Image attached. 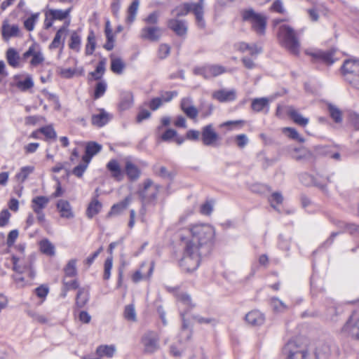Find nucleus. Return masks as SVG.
Returning <instances> with one entry per match:
<instances>
[{
  "mask_svg": "<svg viewBox=\"0 0 359 359\" xmlns=\"http://www.w3.org/2000/svg\"><path fill=\"white\" fill-rule=\"evenodd\" d=\"M215 234L214 227L208 224H194L177 233V238L184 245L183 257L180 260L184 271L192 272L197 269L201 259L210 253Z\"/></svg>",
  "mask_w": 359,
  "mask_h": 359,
  "instance_id": "nucleus-1",
  "label": "nucleus"
},
{
  "mask_svg": "<svg viewBox=\"0 0 359 359\" xmlns=\"http://www.w3.org/2000/svg\"><path fill=\"white\" fill-rule=\"evenodd\" d=\"M204 4L205 0H198L197 2H184L176 6L171 13L177 19L192 13L197 27L204 29L206 25L204 19Z\"/></svg>",
  "mask_w": 359,
  "mask_h": 359,
  "instance_id": "nucleus-2",
  "label": "nucleus"
},
{
  "mask_svg": "<svg viewBox=\"0 0 359 359\" xmlns=\"http://www.w3.org/2000/svg\"><path fill=\"white\" fill-rule=\"evenodd\" d=\"M69 22L62 25L56 32V34L50 45L62 43L64 45L65 38L69 36L68 45H80L81 42V29L69 31L68 29Z\"/></svg>",
  "mask_w": 359,
  "mask_h": 359,
  "instance_id": "nucleus-3",
  "label": "nucleus"
},
{
  "mask_svg": "<svg viewBox=\"0 0 359 359\" xmlns=\"http://www.w3.org/2000/svg\"><path fill=\"white\" fill-rule=\"evenodd\" d=\"M242 18L244 21L251 23L252 29L257 34L262 35L264 34L266 26V19L264 15L256 13L252 8H249L242 12Z\"/></svg>",
  "mask_w": 359,
  "mask_h": 359,
  "instance_id": "nucleus-4",
  "label": "nucleus"
},
{
  "mask_svg": "<svg viewBox=\"0 0 359 359\" xmlns=\"http://www.w3.org/2000/svg\"><path fill=\"white\" fill-rule=\"evenodd\" d=\"M341 74L351 84H359V60L349 58L346 60L341 67Z\"/></svg>",
  "mask_w": 359,
  "mask_h": 359,
  "instance_id": "nucleus-5",
  "label": "nucleus"
},
{
  "mask_svg": "<svg viewBox=\"0 0 359 359\" xmlns=\"http://www.w3.org/2000/svg\"><path fill=\"white\" fill-rule=\"evenodd\" d=\"M283 353L286 359H308L306 347L295 340H290L284 346Z\"/></svg>",
  "mask_w": 359,
  "mask_h": 359,
  "instance_id": "nucleus-6",
  "label": "nucleus"
},
{
  "mask_svg": "<svg viewBox=\"0 0 359 359\" xmlns=\"http://www.w3.org/2000/svg\"><path fill=\"white\" fill-rule=\"evenodd\" d=\"M305 53L311 56L313 62H322L327 66L332 65L339 60L337 56L336 48H330L327 50H317L315 52H310L306 50Z\"/></svg>",
  "mask_w": 359,
  "mask_h": 359,
  "instance_id": "nucleus-7",
  "label": "nucleus"
},
{
  "mask_svg": "<svg viewBox=\"0 0 359 359\" xmlns=\"http://www.w3.org/2000/svg\"><path fill=\"white\" fill-rule=\"evenodd\" d=\"M171 290L178 302L180 311L187 313L195 307V304L193 303L189 294L181 291L178 287H173Z\"/></svg>",
  "mask_w": 359,
  "mask_h": 359,
  "instance_id": "nucleus-8",
  "label": "nucleus"
},
{
  "mask_svg": "<svg viewBox=\"0 0 359 359\" xmlns=\"http://www.w3.org/2000/svg\"><path fill=\"white\" fill-rule=\"evenodd\" d=\"M240 50L243 53H248L251 57L245 55L242 58V62L244 66L248 69H253L255 67V63L253 59H255L257 56L262 52L261 46H244L241 47Z\"/></svg>",
  "mask_w": 359,
  "mask_h": 359,
  "instance_id": "nucleus-9",
  "label": "nucleus"
},
{
  "mask_svg": "<svg viewBox=\"0 0 359 359\" xmlns=\"http://www.w3.org/2000/svg\"><path fill=\"white\" fill-rule=\"evenodd\" d=\"M341 332L355 339L359 340V318H355L354 314L351 316L342 327Z\"/></svg>",
  "mask_w": 359,
  "mask_h": 359,
  "instance_id": "nucleus-10",
  "label": "nucleus"
},
{
  "mask_svg": "<svg viewBox=\"0 0 359 359\" xmlns=\"http://www.w3.org/2000/svg\"><path fill=\"white\" fill-rule=\"evenodd\" d=\"M280 34L284 39L285 45H299L298 34L290 26L282 25L280 27Z\"/></svg>",
  "mask_w": 359,
  "mask_h": 359,
  "instance_id": "nucleus-11",
  "label": "nucleus"
},
{
  "mask_svg": "<svg viewBox=\"0 0 359 359\" xmlns=\"http://www.w3.org/2000/svg\"><path fill=\"white\" fill-rule=\"evenodd\" d=\"M316 359H330L332 355H338V348L329 344H322L318 346L315 351Z\"/></svg>",
  "mask_w": 359,
  "mask_h": 359,
  "instance_id": "nucleus-12",
  "label": "nucleus"
},
{
  "mask_svg": "<svg viewBox=\"0 0 359 359\" xmlns=\"http://www.w3.org/2000/svg\"><path fill=\"white\" fill-rule=\"evenodd\" d=\"M168 27L178 36L184 37L187 34V22L184 20L170 19L168 21Z\"/></svg>",
  "mask_w": 359,
  "mask_h": 359,
  "instance_id": "nucleus-13",
  "label": "nucleus"
},
{
  "mask_svg": "<svg viewBox=\"0 0 359 359\" xmlns=\"http://www.w3.org/2000/svg\"><path fill=\"white\" fill-rule=\"evenodd\" d=\"M218 139L219 135L215 131L212 124H208L202 128L201 140L204 145L213 146Z\"/></svg>",
  "mask_w": 359,
  "mask_h": 359,
  "instance_id": "nucleus-14",
  "label": "nucleus"
},
{
  "mask_svg": "<svg viewBox=\"0 0 359 359\" xmlns=\"http://www.w3.org/2000/svg\"><path fill=\"white\" fill-rule=\"evenodd\" d=\"M142 342L147 353L155 352L157 347V334L154 331H147L142 338Z\"/></svg>",
  "mask_w": 359,
  "mask_h": 359,
  "instance_id": "nucleus-15",
  "label": "nucleus"
},
{
  "mask_svg": "<svg viewBox=\"0 0 359 359\" xmlns=\"http://www.w3.org/2000/svg\"><path fill=\"white\" fill-rule=\"evenodd\" d=\"M98 197V189H95V196L91 198L89 203L86 215L88 219L93 218L95 215L99 214L102 208V204L97 199Z\"/></svg>",
  "mask_w": 359,
  "mask_h": 359,
  "instance_id": "nucleus-16",
  "label": "nucleus"
},
{
  "mask_svg": "<svg viewBox=\"0 0 359 359\" xmlns=\"http://www.w3.org/2000/svg\"><path fill=\"white\" fill-rule=\"evenodd\" d=\"M99 114H93L91 123L97 128H102L107 125L112 118V115L107 112L104 109H99Z\"/></svg>",
  "mask_w": 359,
  "mask_h": 359,
  "instance_id": "nucleus-17",
  "label": "nucleus"
},
{
  "mask_svg": "<svg viewBox=\"0 0 359 359\" xmlns=\"http://www.w3.org/2000/svg\"><path fill=\"white\" fill-rule=\"evenodd\" d=\"M29 57H32L30 61V65L34 67L41 64L45 60L41 51L39 49H36V46H29L28 50L24 53V59H27Z\"/></svg>",
  "mask_w": 359,
  "mask_h": 359,
  "instance_id": "nucleus-18",
  "label": "nucleus"
},
{
  "mask_svg": "<svg viewBox=\"0 0 359 359\" xmlns=\"http://www.w3.org/2000/svg\"><path fill=\"white\" fill-rule=\"evenodd\" d=\"M126 175L130 182L137 181L141 175V170L135 165L133 162L130 161H126L125 167L123 169V175Z\"/></svg>",
  "mask_w": 359,
  "mask_h": 359,
  "instance_id": "nucleus-19",
  "label": "nucleus"
},
{
  "mask_svg": "<svg viewBox=\"0 0 359 359\" xmlns=\"http://www.w3.org/2000/svg\"><path fill=\"white\" fill-rule=\"evenodd\" d=\"M106 167L110 172L111 176L116 181L121 182L123 180V170L121 169L117 160H110Z\"/></svg>",
  "mask_w": 359,
  "mask_h": 359,
  "instance_id": "nucleus-20",
  "label": "nucleus"
},
{
  "mask_svg": "<svg viewBox=\"0 0 359 359\" xmlns=\"http://www.w3.org/2000/svg\"><path fill=\"white\" fill-rule=\"evenodd\" d=\"M212 97L220 102H231L236 99V91L234 89L230 90L222 89L215 91Z\"/></svg>",
  "mask_w": 359,
  "mask_h": 359,
  "instance_id": "nucleus-21",
  "label": "nucleus"
},
{
  "mask_svg": "<svg viewBox=\"0 0 359 359\" xmlns=\"http://www.w3.org/2000/svg\"><path fill=\"white\" fill-rule=\"evenodd\" d=\"M245 321L250 325L257 327L264 324L265 317L257 310L251 311L245 315Z\"/></svg>",
  "mask_w": 359,
  "mask_h": 359,
  "instance_id": "nucleus-22",
  "label": "nucleus"
},
{
  "mask_svg": "<svg viewBox=\"0 0 359 359\" xmlns=\"http://www.w3.org/2000/svg\"><path fill=\"white\" fill-rule=\"evenodd\" d=\"M152 184L153 181L150 179H147L144 181L142 186L139 185L137 194L143 203H149L155 197V194H152L151 196H149L147 194L148 189Z\"/></svg>",
  "mask_w": 359,
  "mask_h": 359,
  "instance_id": "nucleus-23",
  "label": "nucleus"
},
{
  "mask_svg": "<svg viewBox=\"0 0 359 359\" xmlns=\"http://www.w3.org/2000/svg\"><path fill=\"white\" fill-rule=\"evenodd\" d=\"M286 109V114L295 123L300 126H306L309 123V118L304 117L293 107L288 106Z\"/></svg>",
  "mask_w": 359,
  "mask_h": 359,
  "instance_id": "nucleus-24",
  "label": "nucleus"
},
{
  "mask_svg": "<svg viewBox=\"0 0 359 359\" xmlns=\"http://www.w3.org/2000/svg\"><path fill=\"white\" fill-rule=\"evenodd\" d=\"M1 32L4 39L8 41L10 38L18 36L20 34V29L17 25H9L8 23L4 22Z\"/></svg>",
  "mask_w": 359,
  "mask_h": 359,
  "instance_id": "nucleus-25",
  "label": "nucleus"
},
{
  "mask_svg": "<svg viewBox=\"0 0 359 359\" xmlns=\"http://www.w3.org/2000/svg\"><path fill=\"white\" fill-rule=\"evenodd\" d=\"M161 140L164 142L172 140L177 145H181L185 140L182 136L178 135L175 130L168 128L161 135Z\"/></svg>",
  "mask_w": 359,
  "mask_h": 359,
  "instance_id": "nucleus-26",
  "label": "nucleus"
},
{
  "mask_svg": "<svg viewBox=\"0 0 359 359\" xmlns=\"http://www.w3.org/2000/svg\"><path fill=\"white\" fill-rule=\"evenodd\" d=\"M57 208L60 212V216L64 218L71 219L74 217V213L69 201L66 200H59L57 203Z\"/></svg>",
  "mask_w": 359,
  "mask_h": 359,
  "instance_id": "nucleus-27",
  "label": "nucleus"
},
{
  "mask_svg": "<svg viewBox=\"0 0 359 359\" xmlns=\"http://www.w3.org/2000/svg\"><path fill=\"white\" fill-rule=\"evenodd\" d=\"M49 203V198L43 196H38L32 198L31 208L35 213L43 212Z\"/></svg>",
  "mask_w": 359,
  "mask_h": 359,
  "instance_id": "nucleus-28",
  "label": "nucleus"
},
{
  "mask_svg": "<svg viewBox=\"0 0 359 359\" xmlns=\"http://www.w3.org/2000/svg\"><path fill=\"white\" fill-rule=\"evenodd\" d=\"M175 175L176 172L173 170H168L164 166L161 167L158 170V178L165 180L167 189H169L170 185L173 182Z\"/></svg>",
  "mask_w": 359,
  "mask_h": 359,
  "instance_id": "nucleus-29",
  "label": "nucleus"
},
{
  "mask_svg": "<svg viewBox=\"0 0 359 359\" xmlns=\"http://www.w3.org/2000/svg\"><path fill=\"white\" fill-rule=\"evenodd\" d=\"M6 57L8 65L12 67L16 68L19 66L20 57L18 52L15 49L13 48H8L6 53Z\"/></svg>",
  "mask_w": 359,
  "mask_h": 359,
  "instance_id": "nucleus-30",
  "label": "nucleus"
},
{
  "mask_svg": "<svg viewBox=\"0 0 359 359\" xmlns=\"http://www.w3.org/2000/svg\"><path fill=\"white\" fill-rule=\"evenodd\" d=\"M133 103V95L131 92H123L121 95L119 109L122 111L130 108Z\"/></svg>",
  "mask_w": 359,
  "mask_h": 359,
  "instance_id": "nucleus-31",
  "label": "nucleus"
},
{
  "mask_svg": "<svg viewBox=\"0 0 359 359\" xmlns=\"http://www.w3.org/2000/svg\"><path fill=\"white\" fill-rule=\"evenodd\" d=\"M130 198V197H126L122 201L114 204L110 211L107 214V217H111L114 215H118L120 214L123 210H125L128 205H129Z\"/></svg>",
  "mask_w": 359,
  "mask_h": 359,
  "instance_id": "nucleus-32",
  "label": "nucleus"
},
{
  "mask_svg": "<svg viewBox=\"0 0 359 359\" xmlns=\"http://www.w3.org/2000/svg\"><path fill=\"white\" fill-rule=\"evenodd\" d=\"M89 300V293L83 287L79 289L76 297V306L81 309L83 308Z\"/></svg>",
  "mask_w": 359,
  "mask_h": 359,
  "instance_id": "nucleus-33",
  "label": "nucleus"
},
{
  "mask_svg": "<svg viewBox=\"0 0 359 359\" xmlns=\"http://www.w3.org/2000/svg\"><path fill=\"white\" fill-rule=\"evenodd\" d=\"M141 37L149 41H154L157 38V27L147 26L142 29Z\"/></svg>",
  "mask_w": 359,
  "mask_h": 359,
  "instance_id": "nucleus-34",
  "label": "nucleus"
},
{
  "mask_svg": "<svg viewBox=\"0 0 359 359\" xmlns=\"http://www.w3.org/2000/svg\"><path fill=\"white\" fill-rule=\"evenodd\" d=\"M226 72V68L219 65H207L206 72L207 79L215 77L222 74Z\"/></svg>",
  "mask_w": 359,
  "mask_h": 359,
  "instance_id": "nucleus-35",
  "label": "nucleus"
},
{
  "mask_svg": "<svg viewBox=\"0 0 359 359\" xmlns=\"http://www.w3.org/2000/svg\"><path fill=\"white\" fill-rule=\"evenodd\" d=\"M72 8H67L65 11L60 9H50L46 15H48L52 20H62L66 19L69 15Z\"/></svg>",
  "mask_w": 359,
  "mask_h": 359,
  "instance_id": "nucleus-36",
  "label": "nucleus"
},
{
  "mask_svg": "<svg viewBox=\"0 0 359 359\" xmlns=\"http://www.w3.org/2000/svg\"><path fill=\"white\" fill-rule=\"evenodd\" d=\"M115 351V346L113 345H100L97 348L96 353L99 357L111 358Z\"/></svg>",
  "mask_w": 359,
  "mask_h": 359,
  "instance_id": "nucleus-37",
  "label": "nucleus"
},
{
  "mask_svg": "<svg viewBox=\"0 0 359 359\" xmlns=\"http://www.w3.org/2000/svg\"><path fill=\"white\" fill-rule=\"evenodd\" d=\"M41 251L47 255L53 256L55 255V246L47 238H44L39 242Z\"/></svg>",
  "mask_w": 359,
  "mask_h": 359,
  "instance_id": "nucleus-38",
  "label": "nucleus"
},
{
  "mask_svg": "<svg viewBox=\"0 0 359 359\" xmlns=\"http://www.w3.org/2000/svg\"><path fill=\"white\" fill-rule=\"evenodd\" d=\"M76 262V259H72L67 262L63 269L65 277L72 278L77 275Z\"/></svg>",
  "mask_w": 359,
  "mask_h": 359,
  "instance_id": "nucleus-39",
  "label": "nucleus"
},
{
  "mask_svg": "<svg viewBox=\"0 0 359 359\" xmlns=\"http://www.w3.org/2000/svg\"><path fill=\"white\" fill-rule=\"evenodd\" d=\"M213 109L214 106L212 103L201 102L198 107V113H200L201 118H205L212 114Z\"/></svg>",
  "mask_w": 359,
  "mask_h": 359,
  "instance_id": "nucleus-40",
  "label": "nucleus"
},
{
  "mask_svg": "<svg viewBox=\"0 0 359 359\" xmlns=\"http://www.w3.org/2000/svg\"><path fill=\"white\" fill-rule=\"evenodd\" d=\"M105 61L100 60L95 67L94 72H90L89 74L95 81H100L104 72H105Z\"/></svg>",
  "mask_w": 359,
  "mask_h": 359,
  "instance_id": "nucleus-41",
  "label": "nucleus"
},
{
  "mask_svg": "<svg viewBox=\"0 0 359 359\" xmlns=\"http://www.w3.org/2000/svg\"><path fill=\"white\" fill-rule=\"evenodd\" d=\"M102 146L96 142H88L85 147V152L91 156H94L102 150Z\"/></svg>",
  "mask_w": 359,
  "mask_h": 359,
  "instance_id": "nucleus-42",
  "label": "nucleus"
},
{
  "mask_svg": "<svg viewBox=\"0 0 359 359\" xmlns=\"http://www.w3.org/2000/svg\"><path fill=\"white\" fill-rule=\"evenodd\" d=\"M123 317L128 321H137V315L134 304H130L125 306L123 311Z\"/></svg>",
  "mask_w": 359,
  "mask_h": 359,
  "instance_id": "nucleus-43",
  "label": "nucleus"
},
{
  "mask_svg": "<svg viewBox=\"0 0 359 359\" xmlns=\"http://www.w3.org/2000/svg\"><path fill=\"white\" fill-rule=\"evenodd\" d=\"M140 1L134 0L128 9V15L126 18V21L128 23L133 22L136 17V14L137 12V9L139 7Z\"/></svg>",
  "mask_w": 359,
  "mask_h": 359,
  "instance_id": "nucleus-44",
  "label": "nucleus"
},
{
  "mask_svg": "<svg viewBox=\"0 0 359 359\" xmlns=\"http://www.w3.org/2000/svg\"><path fill=\"white\" fill-rule=\"evenodd\" d=\"M34 170V167L31 165L24 166L21 168L19 172L15 175L16 179L20 182H24L28 176Z\"/></svg>",
  "mask_w": 359,
  "mask_h": 359,
  "instance_id": "nucleus-45",
  "label": "nucleus"
},
{
  "mask_svg": "<svg viewBox=\"0 0 359 359\" xmlns=\"http://www.w3.org/2000/svg\"><path fill=\"white\" fill-rule=\"evenodd\" d=\"M268 104L269 100L266 97L255 98L252 101L251 107L252 110L259 112L268 106Z\"/></svg>",
  "mask_w": 359,
  "mask_h": 359,
  "instance_id": "nucleus-46",
  "label": "nucleus"
},
{
  "mask_svg": "<svg viewBox=\"0 0 359 359\" xmlns=\"http://www.w3.org/2000/svg\"><path fill=\"white\" fill-rule=\"evenodd\" d=\"M327 110H328V112H329L331 118L334 121V122H336V123L341 122V121H342L341 111H340V109L338 107H337L334 104H328Z\"/></svg>",
  "mask_w": 359,
  "mask_h": 359,
  "instance_id": "nucleus-47",
  "label": "nucleus"
},
{
  "mask_svg": "<svg viewBox=\"0 0 359 359\" xmlns=\"http://www.w3.org/2000/svg\"><path fill=\"white\" fill-rule=\"evenodd\" d=\"M106 90H107L106 82L103 80L99 81L95 86L93 98L95 100L99 99L100 97H101L102 96L104 95Z\"/></svg>",
  "mask_w": 359,
  "mask_h": 359,
  "instance_id": "nucleus-48",
  "label": "nucleus"
},
{
  "mask_svg": "<svg viewBox=\"0 0 359 359\" xmlns=\"http://www.w3.org/2000/svg\"><path fill=\"white\" fill-rule=\"evenodd\" d=\"M177 95V92L176 90L173 91H161L160 95L158 96V107L165 102H168L172 99Z\"/></svg>",
  "mask_w": 359,
  "mask_h": 359,
  "instance_id": "nucleus-49",
  "label": "nucleus"
},
{
  "mask_svg": "<svg viewBox=\"0 0 359 359\" xmlns=\"http://www.w3.org/2000/svg\"><path fill=\"white\" fill-rule=\"evenodd\" d=\"M34 86V81L30 76H27L24 80L18 81L16 87L22 91H27Z\"/></svg>",
  "mask_w": 359,
  "mask_h": 359,
  "instance_id": "nucleus-50",
  "label": "nucleus"
},
{
  "mask_svg": "<svg viewBox=\"0 0 359 359\" xmlns=\"http://www.w3.org/2000/svg\"><path fill=\"white\" fill-rule=\"evenodd\" d=\"M125 67L124 62L120 58H114L111 62V69L114 73L121 74Z\"/></svg>",
  "mask_w": 359,
  "mask_h": 359,
  "instance_id": "nucleus-51",
  "label": "nucleus"
},
{
  "mask_svg": "<svg viewBox=\"0 0 359 359\" xmlns=\"http://www.w3.org/2000/svg\"><path fill=\"white\" fill-rule=\"evenodd\" d=\"M40 133L43 134L47 140L55 139L56 133L51 126H46L41 127L39 129Z\"/></svg>",
  "mask_w": 359,
  "mask_h": 359,
  "instance_id": "nucleus-52",
  "label": "nucleus"
},
{
  "mask_svg": "<svg viewBox=\"0 0 359 359\" xmlns=\"http://www.w3.org/2000/svg\"><path fill=\"white\" fill-rule=\"evenodd\" d=\"M271 304L273 310L276 312H283L287 309V305L277 297L271 298Z\"/></svg>",
  "mask_w": 359,
  "mask_h": 359,
  "instance_id": "nucleus-53",
  "label": "nucleus"
},
{
  "mask_svg": "<svg viewBox=\"0 0 359 359\" xmlns=\"http://www.w3.org/2000/svg\"><path fill=\"white\" fill-rule=\"evenodd\" d=\"M283 132L287 134V135L292 139L297 140L299 142H304V137H301L298 133L297 130L293 128H285L283 129Z\"/></svg>",
  "mask_w": 359,
  "mask_h": 359,
  "instance_id": "nucleus-54",
  "label": "nucleus"
},
{
  "mask_svg": "<svg viewBox=\"0 0 359 359\" xmlns=\"http://www.w3.org/2000/svg\"><path fill=\"white\" fill-rule=\"evenodd\" d=\"M104 33L107 38V45H113L114 43V34L111 28L110 21L108 19L105 22Z\"/></svg>",
  "mask_w": 359,
  "mask_h": 359,
  "instance_id": "nucleus-55",
  "label": "nucleus"
},
{
  "mask_svg": "<svg viewBox=\"0 0 359 359\" xmlns=\"http://www.w3.org/2000/svg\"><path fill=\"white\" fill-rule=\"evenodd\" d=\"M342 313V309L340 307L332 306L327 309V316L330 320L337 321L338 316Z\"/></svg>",
  "mask_w": 359,
  "mask_h": 359,
  "instance_id": "nucleus-56",
  "label": "nucleus"
},
{
  "mask_svg": "<svg viewBox=\"0 0 359 359\" xmlns=\"http://www.w3.org/2000/svg\"><path fill=\"white\" fill-rule=\"evenodd\" d=\"M112 263H113V257L112 256L108 257L104 264V274H103V278L104 280H108L110 278L111 276V270L112 268Z\"/></svg>",
  "mask_w": 359,
  "mask_h": 359,
  "instance_id": "nucleus-57",
  "label": "nucleus"
},
{
  "mask_svg": "<svg viewBox=\"0 0 359 359\" xmlns=\"http://www.w3.org/2000/svg\"><path fill=\"white\" fill-rule=\"evenodd\" d=\"M38 18L39 13H33L31 15L30 17H29L24 21V26L27 30L32 31L34 29L35 22L37 20Z\"/></svg>",
  "mask_w": 359,
  "mask_h": 359,
  "instance_id": "nucleus-58",
  "label": "nucleus"
},
{
  "mask_svg": "<svg viewBox=\"0 0 359 359\" xmlns=\"http://www.w3.org/2000/svg\"><path fill=\"white\" fill-rule=\"evenodd\" d=\"M312 186L316 187L323 192L327 191V183L322 180V177L317 175L316 177L313 176V182Z\"/></svg>",
  "mask_w": 359,
  "mask_h": 359,
  "instance_id": "nucleus-59",
  "label": "nucleus"
},
{
  "mask_svg": "<svg viewBox=\"0 0 359 359\" xmlns=\"http://www.w3.org/2000/svg\"><path fill=\"white\" fill-rule=\"evenodd\" d=\"M11 213L7 209L2 210L0 212V227L7 225L11 217Z\"/></svg>",
  "mask_w": 359,
  "mask_h": 359,
  "instance_id": "nucleus-60",
  "label": "nucleus"
},
{
  "mask_svg": "<svg viewBox=\"0 0 359 359\" xmlns=\"http://www.w3.org/2000/svg\"><path fill=\"white\" fill-rule=\"evenodd\" d=\"M235 141L239 148H244L249 142L248 136L245 134L237 135L235 137Z\"/></svg>",
  "mask_w": 359,
  "mask_h": 359,
  "instance_id": "nucleus-61",
  "label": "nucleus"
},
{
  "mask_svg": "<svg viewBox=\"0 0 359 359\" xmlns=\"http://www.w3.org/2000/svg\"><path fill=\"white\" fill-rule=\"evenodd\" d=\"M63 286L66 288V290H72L79 289V283L77 280L74 279L72 280L67 281L65 278L62 280Z\"/></svg>",
  "mask_w": 359,
  "mask_h": 359,
  "instance_id": "nucleus-62",
  "label": "nucleus"
},
{
  "mask_svg": "<svg viewBox=\"0 0 359 359\" xmlns=\"http://www.w3.org/2000/svg\"><path fill=\"white\" fill-rule=\"evenodd\" d=\"M188 118L195 119L198 114V109H196L194 105L189 107H184L183 111Z\"/></svg>",
  "mask_w": 359,
  "mask_h": 359,
  "instance_id": "nucleus-63",
  "label": "nucleus"
},
{
  "mask_svg": "<svg viewBox=\"0 0 359 359\" xmlns=\"http://www.w3.org/2000/svg\"><path fill=\"white\" fill-rule=\"evenodd\" d=\"M299 180L304 185L311 187L312 182H313V176L305 172L299 176Z\"/></svg>",
  "mask_w": 359,
  "mask_h": 359,
  "instance_id": "nucleus-64",
  "label": "nucleus"
}]
</instances>
